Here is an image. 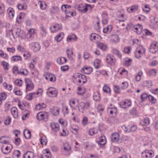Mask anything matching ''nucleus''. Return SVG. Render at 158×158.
<instances>
[{
  "label": "nucleus",
  "mask_w": 158,
  "mask_h": 158,
  "mask_svg": "<svg viewBox=\"0 0 158 158\" xmlns=\"http://www.w3.org/2000/svg\"><path fill=\"white\" fill-rule=\"evenodd\" d=\"M6 94L4 93H2L0 94V98H1L2 100H5L6 98Z\"/></svg>",
  "instance_id": "69168bd1"
},
{
  "label": "nucleus",
  "mask_w": 158,
  "mask_h": 158,
  "mask_svg": "<svg viewBox=\"0 0 158 158\" xmlns=\"http://www.w3.org/2000/svg\"><path fill=\"white\" fill-rule=\"evenodd\" d=\"M103 91L106 93H109L110 92V89L107 85H105L102 89Z\"/></svg>",
  "instance_id": "4c0bfd02"
},
{
  "label": "nucleus",
  "mask_w": 158,
  "mask_h": 158,
  "mask_svg": "<svg viewBox=\"0 0 158 158\" xmlns=\"http://www.w3.org/2000/svg\"><path fill=\"white\" fill-rule=\"evenodd\" d=\"M59 9L58 7L56 6L52 7L50 9V11L52 13H54L57 11Z\"/></svg>",
  "instance_id": "0e129e2a"
},
{
  "label": "nucleus",
  "mask_w": 158,
  "mask_h": 158,
  "mask_svg": "<svg viewBox=\"0 0 158 158\" xmlns=\"http://www.w3.org/2000/svg\"><path fill=\"white\" fill-rule=\"evenodd\" d=\"M137 128L136 126H133L131 127L130 130H126V131L127 132H130V131H134L136 130Z\"/></svg>",
  "instance_id": "e2e57ef3"
},
{
  "label": "nucleus",
  "mask_w": 158,
  "mask_h": 158,
  "mask_svg": "<svg viewBox=\"0 0 158 158\" xmlns=\"http://www.w3.org/2000/svg\"><path fill=\"white\" fill-rule=\"evenodd\" d=\"M11 111L14 118H15L18 117V115L17 108L15 107H13L11 109Z\"/></svg>",
  "instance_id": "412c9836"
},
{
  "label": "nucleus",
  "mask_w": 158,
  "mask_h": 158,
  "mask_svg": "<svg viewBox=\"0 0 158 158\" xmlns=\"http://www.w3.org/2000/svg\"><path fill=\"white\" fill-rule=\"evenodd\" d=\"M133 29L136 30L135 31L136 32L137 34H140L143 29L142 26L140 24L134 26Z\"/></svg>",
  "instance_id": "f3484780"
},
{
  "label": "nucleus",
  "mask_w": 158,
  "mask_h": 158,
  "mask_svg": "<svg viewBox=\"0 0 158 158\" xmlns=\"http://www.w3.org/2000/svg\"><path fill=\"white\" fill-rule=\"evenodd\" d=\"M80 5H79L77 8V10L83 12H86L88 10V8L86 7L83 6V8L82 9H80Z\"/></svg>",
  "instance_id": "de8ad7c7"
},
{
  "label": "nucleus",
  "mask_w": 158,
  "mask_h": 158,
  "mask_svg": "<svg viewBox=\"0 0 158 158\" xmlns=\"http://www.w3.org/2000/svg\"><path fill=\"white\" fill-rule=\"evenodd\" d=\"M31 45L33 51L36 52L39 51L40 48V44L37 42H33L31 44Z\"/></svg>",
  "instance_id": "ddd939ff"
},
{
  "label": "nucleus",
  "mask_w": 158,
  "mask_h": 158,
  "mask_svg": "<svg viewBox=\"0 0 158 158\" xmlns=\"http://www.w3.org/2000/svg\"><path fill=\"white\" fill-rule=\"evenodd\" d=\"M65 14L66 16L69 17H71V16H73V13L72 12H70L69 10H68V11H66L65 13Z\"/></svg>",
  "instance_id": "338daca9"
},
{
  "label": "nucleus",
  "mask_w": 158,
  "mask_h": 158,
  "mask_svg": "<svg viewBox=\"0 0 158 158\" xmlns=\"http://www.w3.org/2000/svg\"><path fill=\"white\" fill-rule=\"evenodd\" d=\"M131 105V102L128 99L124 100L120 103V107L124 109L129 107Z\"/></svg>",
  "instance_id": "39448f33"
},
{
  "label": "nucleus",
  "mask_w": 158,
  "mask_h": 158,
  "mask_svg": "<svg viewBox=\"0 0 158 158\" xmlns=\"http://www.w3.org/2000/svg\"><path fill=\"white\" fill-rule=\"evenodd\" d=\"M17 7L19 10H25L27 8L26 5L24 3L23 4H18L17 6Z\"/></svg>",
  "instance_id": "ea45409f"
},
{
  "label": "nucleus",
  "mask_w": 158,
  "mask_h": 158,
  "mask_svg": "<svg viewBox=\"0 0 158 158\" xmlns=\"http://www.w3.org/2000/svg\"><path fill=\"white\" fill-rule=\"evenodd\" d=\"M0 56L6 59H7L8 57L7 54L6 53H4V52L1 50H0Z\"/></svg>",
  "instance_id": "8fccbe9b"
},
{
  "label": "nucleus",
  "mask_w": 158,
  "mask_h": 158,
  "mask_svg": "<svg viewBox=\"0 0 158 158\" xmlns=\"http://www.w3.org/2000/svg\"><path fill=\"white\" fill-rule=\"evenodd\" d=\"M71 147L68 143H64V149L65 152V155H69L71 153Z\"/></svg>",
  "instance_id": "9b49d317"
},
{
  "label": "nucleus",
  "mask_w": 158,
  "mask_h": 158,
  "mask_svg": "<svg viewBox=\"0 0 158 158\" xmlns=\"http://www.w3.org/2000/svg\"><path fill=\"white\" fill-rule=\"evenodd\" d=\"M62 28V25L59 24H55V25H54L53 27L52 28H51V27H50V29L51 30L52 32L53 33H54L57 31L60 30H61Z\"/></svg>",
  "instance_id": "4468645a"
},
{
  "label": "nucleus",
  "mask_w": 158,
  "mask_h": 158,
  "mask_svg": "<svg viewBox=\"0 0 158 158\" xmlns=\"http://www.w3.org/2000/svg\"><path fill=\"white\" fill-rule=\"evenodd\" d=\"M112 27L111 25L108 26L106 28H104L103 29V32L104 33L109 34L112 29Z\"/></svg>",
  "instance_id": "c85d7f7f"
},
{
  "label": "nucleus",
  "mask_w": 158,
  "mask_h": 158,
  "mask_svg": "<svg viewBox=\"0 0 158 158\" xmlns=\"http://www.w3.org/2000/svg\"><path fill=\"white\" fill-rule=\"evenodd\" d=\"M143 154H145V156L146 158L148 157H151L152 153V151H150L148 150H146L143 152Z\"/></svg>",
  "instance_id": "cd10ccee"
},
{
  "label": "nucleus",
  "mask_w": 158,
  "mask_h": 158,
  "mask_svg": "<svg viewBox=\"0 0 158 158\" xmlns=\"http://www.w3.org/2000/svg\"><path fill=\"white\" fill-rule=\"evenodd\" d=\"M93 71L92 68L90 67L83 68L81 70L82 72L84 73L85 74H89Z\"/></svg>",
  "instance_id": "dca6fc26"
},
{
  "label": "nucleus",
  "mask_w": 158,
  "mask_h": 158,
  "mask_svg": "<svg viewBox=\"0 0 158 158\" xmlns=\"http://www.w3.org/2000/svg\"><path fill=\"white\" fill-rule=\"evenodd\" d=\"M89 106V103L88 102H81L78 106L79 110L82 113H83L84 111L86 109H88Z\"/></svg>",
  "instance_id": "f03ea898"
},
{
  "label": "nucleus",
  "mask_w": 158,
  "mask_h": 158,
  "mask_svg": "<svg viewBox=\"0 0 158 158\" xmlns=\"http://www.w3.org/2000/svg\"><path fill=\"white\" fill-rule=\"evenodd\" d=\"M20 155V152L18 150H15L12 156L13 157H19Z\"/></svg>",
  "instance_id": "37998d69"
},
{
  "label": "nucleus",
  "mask_w": 158,
  "mask_h": 158,
  "mask_svg": "<svg viewBox=\"0 0 158 158\" xmlns=\"http://www.w3.org/2000/svg\"><path fill=\"white\" fill-rule=\"evenodd\" d=\"M64 34L63 32H61L55 37V40L57 42L60 41L64 37Z\"/></svg>",
  "instance_id": "a878e982"
},
{
  "label": "nucleus",
  "mask_w": 158,
  "mask_h": 158,
  "mask_svg": "<svg viewBox=\"0 0 158 158\" xmlns=\"http://www.w3.org/2000/svg\"><path fill=\"white\" fill-rule=\"evenodd\" d=\"M8 64L5 61H2V65L3 66V68L6 70L8 69V68L7 67Z\"/></svg>",
  "instance_id": "680f3d73"
},
{
  "label": "nucleus",
  "mask_w": 158,
  "mask_h": 158,
  "mask_svg": "<svg viewBox=\"0 0 158 158\" xmlns=\"http://www.w3.org/2000/svg\"><path fill=\"white\" fill-rule=\"evenodd\" d=\"M81 76V74L80 73H74L73 76V81H76V78H78V79L80 78Z\"/></svg>",
  "instance_id": "58836bf2"
},
{
  "label": "nucleus",
  "mask_w": 158,
  "mask_h": 158,
  "mask_svg": "<svg viewBox=\"0 0 158 158\" xmlns=\"http://www.w3.org/2000/svg\"><path fill=\"white\" fill-rule=\"evenodd\" d=\"M80 79L82 81V82L83 84L87 82V78L84 75L81 74V76Z\"/></svg>",
  "instance_id": "4d7b16f0"
},
{
  "label": "nucleus",
  "mask_w": 158,
  "mask_h": 158,
  "mask_svg": "<svg viewBox=\"0 0 158 158\" xmlns=\"http://www.w3.org/2000/svg\"><path fill=\"white\" fill-rule=\"evenodd\" d=\"M120 138L119 134L117 132L112 134L111 138V140L114 142H118Z\"/></svg>",
  "instance_id": "f8f14e48"
},
{
  "label": "nucleus",
  "mask_w": 158,
  "mask_h": 158,
  "mask_svg": "<svg viewBox=\"0 0 158 158\" xmlns=\"http://www.w3.org/2000/svg\"><path fill=\"white\" fill-rule=\"evenodd\" d=\"M7 12L9 17L10 18H13L14 16V11L12 8H9L7 10Z\"/></svg>",
  "instance_id": "7c9ffc66"
},
{
  "label": "nucleus",
  "mask_w": 158,
  "mask_h": 158,
  "mask_svg": "<svg viewBox=\"0 0 158 158\" xmlns=\"http://www.w3.org/2000/svg\"><path fill=\"white\" fill-rule=\"evenodd\" d=\"M12 31H13V32L12 33V35H13L14 38H16L20 36V34L22 32H23V31H22L21 29L19 27L14 28L13 29V30H11L10 32H11Z\"/></svg>",
  "instance_id": "423d86ee"
},
{
  "label": "nucleus",
  "mask_w": 158,
  "mask_h": 158,
  "mask_svg": "<svg viewBox=\"0 0 158 158\" xmlns=\"http://www.w3.org/2000/svg\"><path fill=\"white\" fill-rule=\"evenodd\" d=\"M58 92L55 89L53 88H48L47 92V94L49 97H56L57 95Z\"/></svg>",
  "instance_id": "20e7f679"
},
{
  "label": "nucleus",
  "mask_w": 158,
  "mask_h": 158,
  "mask_svg": "<svg viewBox=\"0 0 158 158\" xmlns=\"http://www.w3.org/2000/svg\"><path fill=\"white\" fill-rule=\"evenodd\" d=\"M106 62L108 64L112 65L114 64L115 60L114 56L111 55H107L106 58Z\"/></svg>",
  "instance_id": "1a4fd4ad"
},
{
  "label": "nucleus",
  "mask_w": 158,
  "mask_h": 158,
  "mask_svg": "<svg viewBox=\"0 0 158 158\" xmlns=\"http://www.w3.org/2000/svg\"><path fill=\"white\" fill-rule=\"evenodd\" d=\"M23 56L25 57V59L28 60L30 59V54L29 52L27 51H25L23 54Z\"/></svg>",
  "instance_id": "6e6d98bb"
},
{
  "label": "nucleus",
  "mask_w": 158,
  "mask_h": 158,
  "mask_svg": "<svg viewBox=\"0 0 158 158\" xmlns=\"http://www.w3.org/2000/svg\"><path fill=\"white\" fill-rule=\"evenodd\" d=\"M158 44L156 42H154L151 44L149 48L150 51L152 53H155L158 50Z\"/></svg>",
  "instance_id": "0eeeda50"
},
{
  "label": "nucleus",
  "mask_w": 158,
  "mask_h": 158,
  "mask_svg": "<svg viewBox=\"0 0 158 158\" xmlns=\"http://www.w3.org/2000/svg\"><path fill=\"white\" fill-rule=\"evenodd\" d=\"M50 126L53 132H57L60 130L59 125L58 123L55 122L51 123L50 124Z\"/></svg>",
  "instance_id": "9d476101"
},
{
  "label": "nucleus",
  "mask_w": 158,
  "mask_h": 158,
  "mask_svg": "<svg viewBox=\"0 0 158 158\" xmlns=\"http://www.w3.org/2000/svg\"><path fill=\"white\" fill-rule=\"evenodd\" d=\"M149 119L148 118H145L143 121V123L142 125H147L149 123Z\"/></svg>",
  "instance_id": "13d9d810"
},
{
  "label": "nucleus",
  "mask_w": 158,
  "mask_h": 158,
  "mask_svg": "<svg viewBox=\"0 0 158 158\" xmlns=\"http://www.w3.org/2000/svg\"><path fill=\"white\" fill-rule=\"evenodd\" d=\"M40 7V8L43 10L45 9L47 7L46 4L43 1H39Z\"/></svg>",
  "instance_id": "a18cd8bd"
},
{
  "label": "nucleus",
  "mask_w": 158,
  "mask_h": 158,
  "mask_svg": "<svg viewBox=\"0 0 158 158\" xmlns=\"http://www.w3.org/2000/svg\"><path fill=\"white\" fill-rule=\"evenodd\" d=\"M13 147L11 144L7 143L6 144H4L1 148L2 152L5 154H9L11 152Z\"/></svg>",
  "instance_id": "f257e3e1"
},
{
  "label": "nucleus",
  "mask_w": 158,
  "mask_h": 158,
  "mask_svg": "<svg viewBox=\"0 0 158 158\" xmlns=\"http://www.w3.org/2000/svg\"><path fill=\"white\" fill-rule=\"evenodd\" d=\"M67 59L64 57H61L57 59V62L60 64H62L67 62Z\"/></svg>",
  "instance_id": "b1692460"
},
{
  "label": "nucleus",
  "mask_w": 158,
  "mask_h": 158,
  "mask_svg": "<svg viewBox=\"0 0 158 158\" xmlns=\"http://www.w3.org/2000/svg\"><path fill=\"white\" fill-rule=\"evenodd\" d=\"M138 8V6L136 5H134L128 8L127 11L129 13L136 11Z\"/></svg>",
  "instance_id": "bb28decb"
},
{
  "label": "nucleus",
  "mask_w": 158,
  "mask_h": 158,
  "mask_svg": "<svg viewBox=\"0 0 158 158\" xmlns=\"http://www.w3.org/2000/svg\"><path fill=\"white\" fill-rule=\"evenodd\" d=\"M28 73V71L25 69H20L18 71V74H22L24 75H27Z\"/></svg>",
  "instance_id": "72a5a7b5"
},
{
  "label": "nucleus",
  "mask_w": 158,
  "mask_h": 158,
  "mask_svg": "<svg viewBox=\"0 0 158 158\" xmlns=\"http://www.w3.org/2000/svg\"><path fill=\"white\" fill-rule=\"evenodd\" d=\"M99 36V35L96 34H92L90 35L89 39L91 40H96Z\"/></svg>",
  "instance_id": "a19ab883"
},
{
  "label": "nucleus",
  "mask_w": 158,
  "mask_h": 158,
  "mask_svg": "<svg viewBox=\"0 0 158 158\" xmlns=\"http://www.w3.org/2000/svg\"><path fill=\"white\" fill-rule=\"evenodd\" d=\"M8 138L7 136H2L0 138V142L6 144L7 143H8V141L6 140V139Z\"/></svg>",
  "instance_id": "473e14b6"
},
{
  "label": "nucleus",
  "mask_w": 158,
  "mask_h": 158,
  "mask_svg": "<svg viewBox=\"0 0 158 158\" xmlns=\"http://www.w3.org/2000/svg\"><path fill=\"white\" fill-rule=\"evenodd\" d=\"M34 156V153L31 151L27 152L23 155V158H33Z\"/></svg>",
  "instance_id": "a211bd4d"
},
{
  "label": "nucleus",
  "mask_w": 158,
  "mask_h": 158,
  "mask_svg": "<svg viewBox=\"0 0 158 158\" xmlns=\"http://www.w3.org/2000/svg\"><path fill=\"white\" fill-rule=\"evenodd\" d=\"M21 60L22 58L21 57L19 56H14L12 57V60L14 61Z\"/></svg>",
  "instance_id": "49530a36"
},
{
  "label": "nucleus",
  "mask_w": 158,
  "mask_h": 158,
  "mask_svg": "<svg viewBox=\"0 0 158 158\" xmlns=\"http://www.w3.org/2000/svg\"><path fill=\"white\" fill-rule=\"evenodd\" d=\"M151 25L153 26L158 25V19L154 17H151L150 20Z\"/></svg>",
  "instance_id": "aec40b11"
},
{
  "label": "nucleus",
  "mask_w": 158,
  "mask_h": 158,
  "mask_svg": "<svg viewBox=\"0 0 158 158\" xmlns=\"http://www.w3.org/2000/svg\"><path fill=\"white\" fill-rule=\"evenodd\" d=\"M34 33V29L31 28L28 31L27 35L29 36V37L31 36L32 34Z\"/></svg>",
  "instance_id": "864d4df0"
},
{
  "label": "nucleus",
  "mask_w": 158,
  "mask_h": 158,
  "mask_svg": "<svg viewBox=\"0 0 158 158\" xmlns=\"http://www.w3.org/2000/svg\"><path fill=\"white\" fill-rule=\"evenodd\" d=\"M44 114L41 113H39L37 114V118L39 120H43L44 119Z\"/></svg>",
  "instance_id": "3c124183"
},
{
  "label": "nucleus",
  "mask_w": 158,
  "mask_h": 158,
  "mask_svg": "<svg viewBox=\"0 0 158 158\" xmlns=\"http://www.w3.org/2000/svg\"><path fill=\"white\" fill-rule=\"evenodd\" d=\"M119 37L117 35H110V40L113 42H118L119 40Z\"/></svg>",
  "instance_id": "4be33fe9"
},
{
  "label": "nucleus",
  "mask_w": 158,
  "mask_h": 158,
  "mask_svg": "<svg viewBox=\"0 0 158 158\" xmlns=\"http://www.w3.org/2000/svg\"><path fill=\"white\" fill-rule=\"evenodd\" d=\"M23 135L25 138L27 139H29L31 137V132L30 131L28 130H24L23 132Z\"/></svg>",
  "instance_id": "c756f323"
},
{
  "label": "nucleus",
  "mask_w": 158,
  "mask_h": 158,
  "mask_svg": "<svg viewBox=\"0 0 158 158\" xmlns=\"http://www.w3.org/2000/svg\"><path fill=\"white\" fill-rule=\"evenodd\" d=\"M142 73L141 72H139L138 74L135 76V80L137 81H140L141 79V75H142Z\"/></svg>",
  "instance_id": "603ef678"
},
{
  "label": "nucleus",
  "mask_w": 158,
  "mask_h": 158,
  "mask_svg": "<svg viewBox=\"0 0 158 158\" xmlns=\"http://www.w3.org/2000/svg\"><path fill=\"white\" fill-rule=\"evenodd\" d=\"M77 37L74 34H72L69 35L67 37V40L68 42H71L74 40H76Z\"/></svg>",
  "instance_id": "5701e85b"
},
{
  "label": "nucleus",
  "mask_w": 158,
  "mask_h": 158,
  "mask_svg": "<svg viewBox=\"0 0 158 158\" xmlns=\"http://www.w3.org/2000/svg\"><path fill=\"white\" fill-rule=\"evenodd\" d=\"M52 74L49 73H45L44 75V76L45 77V78L46 80H49L50 79V77H51V75Z\"/></svg>",
  "instance_id": "bf43d9fd"
},
{
  "label": "nucleus",
  "mask_w": 158,
  "mask_h": 158,
  "mask_svg": "<svg viewBox=\"0 0 158 158\" xmlns=\"http://www.w3.org/2000/svg\"><path fill=\"white\" fill-rule=\"evenodd\" d=\"M46 105L44 103L41 104H39L36 105L35 107V109L36 110H40L46 107Z\"/></svg>",
  "instance_id": "2f4dec72"
},
{
  "label": "nucleus",
  "mask_w": 158,
  "mask_h": 158,
  "mask_svg": "<svg viewBox=\"0 0 158 158\" xmlns=\"http://www.w3.org/2000/svg\"><path fill=\"white\" fill-rule=\"evenodd\" d=\"M98 132V131L97 129L95 128H92L90 129L89 131V134L93 136L94 134H97Z\"/></svg>",
  "instance_id": "e433bc0d"
},
{
  "label": "nucleus",
  "mask_w": 158,
  "mask_h": 158,
  "mask_svg": "<svg viewBox=\"0 0 158 158\" xmlns=\"http://www.w3.org/2000/svg\"><path fill=\"white\" fill-rule=\"evenodd\" d=\"M134 26L131 23H129L127 24V25L126 26V28L127 30H129L133 29Z\"/></svg>",
  "instance_id": "5fc2aeb1"
},
{
  "label": "nucleus",
  "mask_w": 158,
  "mask_h": 158,
  "mask_svg": "<svg viewBox=\"0 0 158 158\" xmlns=\"http://www.w3.org/2000/svg\"><path fill=\"white\" fill-rule=\"evenodd\" d=\"M42 89H39V91L37 92L31 93L29 94V96L31 98L36 97L38 96L41 95L42 94Z\"/></svg>",
  "instance_id": "2eb2a0df"
},
{
  "label": "nucleus",
  "mask_w": 158,
  "mask_h": 158,
  "mask_svg": "<svg viewBox=\"0 0 158 158\" xmlns=\"http://www.w3.org/2000/svg\"><path fill=\"white\" fill-rule=\"evenodd\" d=\"M101 63V61L99 59H96L95 60L93 64L96 69H98L99 68Z\"/></svg>",
  "instance_id": "393cba45"
},
{
  "label": "nucleus",
  "mask_w": 158,
  "mask_h": 158,
  "mask_svg": "<svg viewBox=\"0 0 158 158\" xmlns=\"http://www.w3.org/2000/svg\"><path fill=\"white\" fill-rule=\"evenodd\" d=\"M132 60L131 59L125 60V65L127 66L130 65L131 64Z\"/></svg>",
  "instance_id": "052dcab7"
},
{
  "label": "nucleus",
  "mask_w": 158,
  "mask_h": 158,
  "mask_svg": "<svg viewBox=\"0 0 158 158\" xmlns=\"http://www.w3.org/2000/svg\"><path fill=\"white\" fill-rule=\"evenodd\" d=\"M128 83L127 82H124L122 83V87L123 89H125L128 87Z\"/></svg>",
  "instance_id": "774afa93"
},
{
  "label": "nucleus",
  "mask_w": 158,
  "mask_h": 158,
  "mask_svg": "<svg viewBox=\"0 0 158 158\" xmlns=\"http://www.w3.org/2000/svg\"><path fill=\"white\" fill-rule=\"evenodd\" d=\"M24 13H20L17 18V21L19 23H20L21 22V19L24 17Z\"/></svg>",
  "instance_id": "c9c22d12"
},
{
  "label": "nucleus",
  "mask_w": 158,
  "mask_h": 158,
  "mask_svg": "<svg viewBox=\"0 0 158 158\" xmlns=\"http://www.w3.org/2000/svg\"><path fill=\"white\" fill-rule=\"evenodd\" d=\"M112 52L113 53L116 54L118 57L121 58V54L120 52L119 51L115 49H113L112 50Z\"/></svg>",
  "instance_id": "c03bdc74"
},
{
  "label": "nucleus",
  "mask_w": 158,
  "mask_h": 158,
  "mask_svg": "<svg viewBox=\"0 0 158 158\" xmlns=\"http://www.w3.org/2000/svg\"><path fill=\"white\" fill-rule=\"evenodd\" d=\"M98 144L101 145H105L106 143V137L104 136H101L99 139V141L97 142Z\"/></svg>",
  "instance_id": "6ab92c4d"
},
{
  "label": "nucleus",
  "mask_w": 158,
  "mask_h": 158,
  "mask_svg": "<svg viewBox=\"0 0 158 158\" xmlns=\"http://www.w3.org/2000/svg\"><path fill=\"white\" fill-rule=\"evenodd\" d=\"M3 86L9 90H11L12 89V87L11 85L7 84L5 82L3 83Z\"/></svg>",
  "instance_id": "09e8293b"
},
{
  "label": "nucleus",
  "mask_w": 158,
  "mask_h": 158,
  "mask_svg": "<svg viewBox=\"0 0 158 158\" xmlns=\"http://www.w3.org/2000/svg\"><path fill=\"white\" fill-rule=\"evenodd\" d=\"M26 86V90L30 91L34 88V85L32 82L29 78H26L25 80Z\"/></svg>",
  "instance_id": "7ed1b4c3"
},
{
  "label": "nucleus",
  "mask_w": 158,
  "mask_h": 158,
  "mask_svg": "<svg viewBox=\"0 0 158 158\" xmlns=\"http://www.w3.org/2000/svg\"><path fill=\"white\" fill-rule=\"evenodd\" d=\"M145 52V49L142 47H141L140 49L137 50V49H136L135 52V56L137 58H139Z\"/></svg>",
  "instance_id": "6e6552de"
},
{
  "label": "nucleus",
  "mask_w": 158,
  "mask_h": 158,
  "mask_svg": "<svg viewBox=\"0 0 158 158\" xmlns=\"http://www.w3.org/2000/svg\"><path fill=\"white\" fill-rule=\"evenodd\" d=\"M107 110L109 111L110 114H112L114 113L116 114L117 113V110L116 108L115 107L110 108L109 107L108 108Z\"/></svg>",
  "instance_id": "f704fd0d"
},
{
  "label": "nucleus",
  "mask_w": 158,
  "mask_h": 158,
  "mask_svg": "<svg viewBox=\"0 0 158 158\" xmlns=\"http://www.w3.org/2000/svg\"><path fill=\"white\" fill-rule=\"evenodd\" d=\"M97 45L98 47L102 50H105L106 48V46L103 43H99Z\"/></svg>",
  "instance_id": "79ce46f5"
}]
</instances>
